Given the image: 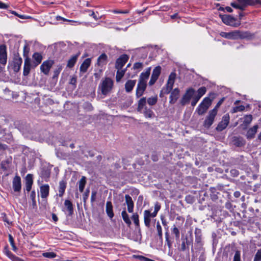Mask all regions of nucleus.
Wrapping results in <instances>:
<instances>
[{
  "label": "nucleus",
  "instance_id": "f257e3e1",
  "mask_svg": "<svg viewBox=\"0 0 261 261\" xmlns=\"http://www.w3.org/2000/svg\"><path fill=\"white\" fill-rule=\"evenodd\" d=\"M220 35L221 37L228 39H244L251 36L249 32H246L242 33L239 31H235L228 33L221 32Z\"/></svg>",
  "mask_w": 261,
  "mask_h": 261
},
{
  "label": "nucleus",
  "instance_id": "f03ea898",
  "mask_svg": "<svg viewBox=\"0 0 261 261\" xmlns=\"http://www.w3.org/2000/svg\"><path fill=\"white\" fill-rule=\"evenodd\" d=\"M212 99L210 97H205L196 109L198 115H201L205 113L212 103Z\"/></svg>",
  "mask_w": 261,
  "mask_h": 261
},
{
  "label": "nucleus",
  "instance_id": "7ed1b4c3",
  "mask_svg": "<svg viewBox=\"0 0 261 261\" xmlns=\"http://www.w3.org/2000/svg\"><path fill=\"white\" fill-rule=\"evenodd\" d=\"M220 17L223 22L227 25L233 27H238L241 24L239 21H237V20L235 18L231 16L230 15H220Z\"/></svg>",
  "mask_w": 261,
  "mask_h": 261
},
{
  "label": "nucleus",
  "instance_id": "20e7f679",
  "mask_svg": "<svg viewBox=\"0 0 261 261\" xmlns=\"http://www.w3.org/2000/svg\"><path fill=\"white\" fill-rule=\"evenodd\" d=\"M55 61L51 59H48L44 61L40 66V70L45 75H47L49 73L50 68L54 64Z\"/></svg>",
  "mask_w": 261,
  "mask_h": 261
},
{
  "label": "nucleus",
  "instance_id": "39448f33",
  "mask_svg": "<svg viewBox=\"0 0 261 261\" xmlns=\"http://www.w3.org/2000/svg\"><path fill=\"white\" fill-rule=\"evenodd\" d=\"M217 113L216 110H211L209 112L208 116L206 117L204 122V125L206 127H210L213 123L215 118L217 115Z\"/></svg>",
  "mask_w": 261,
  "mask_h": 261
},
{
  "label": "nucleus",
  "instance_id": "423d86ee",
  "mask_svg": "<svg viewBox=\"0 0 261 261\" xmlns=\"http://www.w3.org/2000/svg\"><path fill=\"white\" fill-rule=\"evenodd\" d=\"M195 94V91L193 89L190 88L187 90L186 93L183 96L181 99V103L182 105H185L189 102L192 97Z\"/></svg>",
  "mask_w": 261,
  "mask_h": 261
},
{
  "label": "nucleus",
  "instance_id": "0eeeda50",
  "mask_svg": "<svg viewBox=\"0 0 261 261\" xmlns=\"http://www.w3.org/2000/svg\"><path fill=\"white\" fill-rule=\"evenodd\" d=\"M7 61V47L5 44L0 45V63L5 65Z\"/></svg>",
  "mask_w": 261,
  "mask_h": 261
},
{
  "label": "nucleus",
  "instance_id": "6e6552de",
  "mask_svg": "<svg viewBox=\"0 0 261 261\" xmlns=\"http://www.w3.org/2000/svg\"><path fill=\"white\" fill-rule=\"evenodd\" d=\"M230 117L228 114H226L223 116L221 121L219 123L216 127L218 131H222L228 125Z\"/></svg>",
  "mask_w": 261,
  "mask_h": 261
},
{
  "label": "nucleus",
  "instance_id": "1a4fd4ad",
  "mask_svg": "<svg viewBox=\"0 0 261 261\" xmlns=\"http://www.w3.org/2000/svg\"><path fill=\"white\" fill-rule=\"evenodd\" d=\"M22 63V58L19 56H16L13 59V61L12 63L11 66L14 71L18 72L21 66Z\"/></svg>",
  "mask_w": 261,
  "mask_h": 261
},
{
  "label": "nucleus",
  "instance_id": "9d476101",
  "mask_svg": "<svg viewBox=\"0 0 261 261\" xmlns=\"http://www.w3.org/2000/svg\"><path fill=\"white\" fill-rule=\"evenodd\" d=\"M31 68H33V63L31 61V59L28 56H26L24 59L23 73L24 76L29 74Z\"/></svg>",
  "mask_w": 261,
  "mask_h": 261
},
{
  "label": "nucleus",
  "instance_id": "9b49d317",
  "mask_svg": "<svg viewBox=\"0 0 261 261\" xmlns=\"http://www.w3.org/2000/svg\"><path fill=\"white\" fill-rule=\"evenodd\" d=\"M128 59V56L126 55H121L116 60L115 68L117 69H121Z\"/></svg>",
  "mask_w": 261,
  "mask_h": 261
},
{
  "label": "nucleus",
  "instance_id": "f8f14e48",
  "mask_svg": "<svg viewBox=\"0 0 261 261\" xmlns=\"http://www.w3.org/2000/svg\"><path fill=\"white\" fill-rule=\"evenodd\" d=\"M108 62V57L105 54H102L97 59L96 66L103 69L104 66Z\"/></svg>",
  "mask_w": 261,
  "mask_h": 261
},
{
  "label": "nucleus",
  "instance_id": "ddd939ff",
  "mask_svg": "<svg viewBox=\"0 0 261 261\" xmlns=\"http://www.w3.org/2000/svg\"><path fill=\"white\" fill-rule=\"evenodd\" d=\"M91 64V59L90 58L86 59L81 64L80 67V74L81 75L85 73L88 70Z\"/></svg>",
  "mask_w": 261,
  "mask_h": 261
},
{
  "label": "nucleus",
  "instance_id": "4468645a",
  "mask_svg": "<svg viewBox=\"0 0 261 261\" xmlns=\"http://www.w3.org/2000/svg\"><path fill=\"white\" fill-rule=\"evenodd\" d=\"M12 186L15 192H19L21 188V178L19 176H15L13 180Z\"/></svg>",
  "mask_w": 261,
  "mask_h": 261
},
{
  "label": "nucleus",
  "instance_id": "2eb2a0df",
  "mask_svg": "<svg viewBox=\"0 0 261 261\" xmlns=\"http://www.w3.org/2000/svg\"><path fill=\"white\" fill-rule=\"evenodd\" d=\"M113 83H102L99 86L101 92L103 94L106 95L112 89Z\"/></svg>",
  "mask_w": 261,
  "mask_h": 261
},
{
  "label": "nucleus",
  "instance_id": "dca6fc26",
  "mask_svg": "<svg viewBox=\"0 0 261 261\" xmlns=\"http://www.w3.org/2000/svg\"><path fill=\"white\" fill-rule=\"evenodd\" d=\"M32 57L34 60V61L32 62L33 63V67H36L40 64L43 59L42 56L39 53H35L33 55Z\"/></svg>",
  "mask_w": 261,
  "mask_h": 261
},
{
  "label": "nucleus",
  "instance_id": "f3484780",
  "mask_svg": "<svg viewBox=\"0 0 261 261\" xmlns=\"http://www.w3.org/2000/svg\"><path fill=\"white\" fill-rule=\"evenodd\" d=\"M125 200L127 206L128 212L130 213H132L134 211V202L132 197L129 195H125Z\"/></svg>",
  "mask_w": 261,
  "mask_h": 261
},
{
  "label": "nucleus",
  "instance_id": "a211bd4d",
  "mask_svg": "<svg viewBox=\"0 0 261 261\" xmlns=\"http://www.w3.org/2000/svg\"><path fill=\"white\" fill-rule=\"evenodd\" d=\"M161 66H158L155 67L153 70L151 79L149 82H156L161 74Z\"/></svg>",
  "mask_w": 261,
  "mask_h": 261
},
{
  "label": "nucleus",
  "instance_id": "6ab92c4d",
  "mask_svg": "<svg viewBox=\"0 0 261 261\" xmlns=\"http://www.w3.org/2000/svg\"><path fill=\"white\" fill-rule=\"evenodd\" d=\"M40 195L41 198H45L49 194V186L47 184L42 185L40 187Z\"/></svg>",
  "mask_w": 261,
  "mask_h": 261
},
{
  "label": "nucleus",
  "instance_id": "aec40b11",
  "mask_svg": "<svg viewBox=\"0 0 261 261\" xmlns=\"http://www.w3.org/2000/svg\"><path fill=\"white\" fill-rule=\"evenodd\" d=\"M258 128V125L257 124L255 125L253 127L250 128L246 133V136L247 138L249 139L253 138L257 132Z\"/></svg>",
  "mask_w": 261,
  "mask_h": 261
},
{
  "label": "nucleus",
  "instance_id": "412c9836",
  "mask_svg": "<svg viewBox=\"0 0 261 261\" xmlns=\"http://www.w3.org/2000/svg\"><path fill=\"white\" fill-rule=\"evenodd\" d=\"M152 217L150 212L149 210H145L144 212V221L146 226L150 227L151 218Z\"/></svg>",
  "mask_w": 261,
  "mask_h": 261
},
{
  "label": "nucleus",
  "instance_id": "4be33fe9",
  "mask_svg": "<svg viewBox=\"0 0 261 261\" xmlns=\"http://www.w3.org/2000/svg\"><path fill=\"white\" fill-rule=\"evenodd\" d=\"M33 183V175L28 174L25 177V189L28 192L30 191Z\"/></svg>",
  "mask_w": 261,
  "mask_h": 261
},
{
  "label": "nucleus",
  "instance_id": "5701e85b",
  "mask_svg": "<svg viewBox=\"0 0 261 261\" xmlns=\"http://www.w3.org/2000/svg\"><path fill=\"white\" fill-rule=\"evenodd\" d=\"M146 88V83H138L136 90V96L138 97L142 96Z\"/></svg>",
  "mask_w": 261,
  "mask_h": 261
},
{
  "label": "nucleus",
  "instance_id": "b1692460",
  "mask_svg": "<svg viewBox=\"0 0 261 261\" xmlns=\"http://www.w3.org/2000/svg\"><path fill=\"white\" fill-rule=\"evenodd\" d=\"M79 56L80 53L72 56L67 61V67L69 68H72L76 62Z\"/></svg>",
  "mask_w": 261,
  "mask_h": 261
},
{
  "label": "nucleus",
  "instance_id": "393cba45",
  "mask_svg": "<svg viewBox=\"0 0 261 261\" xmlns=\"http://www.w3.org/2000/svg\"><path fill=\"white\" fill-rule=\"evenodd\" d=\"M179 91L177 88H175L171 93L170 96V102L174 103L179 96Z\"/></svg>",
  "mask_w": 261,
  "mask_h": 261
},
{
  "label": "nucleus",
  "instance_id": "a878e982",
  "mask_svg": "<svg viewBox=\"0 0 261 261\" xmlns=\"http://www.w3.org/2000/svg\"><path fill=\"white\" fill-rule=\"evenodd\" d=\"M151 67H148L145 69V70L142 72L140 75V81L139 82H144L147 80L150 74Z\"/></svg>",
  "mask_w": 261,
  "mask_h": 261
},
{
  "label": "nucleus",
  "instance_id": "bb28decb",
  "mask_svg": "<svg viewBox=\"0 0 261 261\" xmlns=\"http://www.w3.org/2000/svg\"><path fill=\"white\" fill-rule=\"evenodd\" d=\"M106 212L110 218L113 217V206L111 201H107L106 203Z\"/></svg>",
  "mask_w": 261,
  "mask_h": 261
},
{
  "label": "nucleus",
  "instance_id": "cd10ccee",
  "mask_svg": "<svg viewBox=\"0 0 261 261\" xmlns=\"http://www.w3.org/2000/svg\"><path fill=\"white\" fill-rule=\"evenodd\" d=\"M66 188V182L62 180L59 182V196L60 197H62L63 195L65 189Z\"/></svg>",
  "mask_w": 261,
  "mask_h": 261
},
{
  "label": "nucleus",
  "instance_id": "c85d7f7f",
  "mask_svg": "<svg viewBox=\"0 0 261 261\" xmlns=\"http://www.w3.org/2000/svg\"><path fill=\"white\" fill-rule=\"evenodd\" d=\"M146 99L145 97L141 98L138 102V106L137 108L138 111L142 112L143 110L145 109L146 106Z\"/></svg>",
  "mask_w": 261,
  "mask_h": 261
},
{
  "label": "nucleus",
  "instance_id": "c756f323",
  "mask_svg": "<svg viewBox=\"0 0 261 261\" xmlns=\"http://www.w3.org/2000/svg\"><path fill=\"white\" fill-rule=\"evenodd\" d=\"M141 113L144 114L146 118H151L154 116L153 111L150 109H148L147 107H145V109L143 110Z\"/></svg>",
  "mask_w": 261,
  "mask_h": 261
},
{
  "label": "nucleus",
  "instance_id": "7c9ffc66",
  "mask_svg": "<svg viewBox=\"0 0 261 261\" xmlns=\"http://www.w3.org/2000/svg\"><path fill=\"white\" fill-rule=\"evenodd\" d=\"M233 143L237 146H242L245 144V141L242 138L234 137L233 139Z\"/></svg>",
  "mask_w": 261,
  "mask_h": 261
},
{
  "label": "nucleus",
  "instance_id": "2f4dec72",
  "mask_svg": "<svg viewBox=\"0 0 261 261\" xmlns=\"http://www.w3.org/2000/svg\"><path fill=\"white\" fill-rule=\"evenodd\" d=\"M64 205L68 211L69 215H72L73 212V205L71 201L69 200H65L64 202Z\"/></svg>",
  "mask_w": 261,
  "mask_h": 261
},
{
  "label": "nucleus",
  "instance_id": "473e14b6",
  "mask_svg": "<svg viewBox=\"0 0 261 261\" xmlns=\"http://www.w3.org/2000/svg\"><path fill=\"white\" fill-rule=\"evenodd\" d=\"M121 215L123 221L125 222L126 224L129 226L131 224L132 222L125 210H123L122 212Z\"/></svg>",
  "mask_w": 261,
  "mask_h": 261
},
{
  "label": "nucleus",
  "instance_id": "72a5a7b5",
  "mask_svg": "<svg viewBox=\"0 0 261 261\" xmlns=\"http://www.w3.org/2000/svg\"><path fill=\"white\" fill-rule=\"evenodd\" d=\"M63 66L62 65H58L57 66L56 69L54 71V74L53 75V79L54 80H56V79L58 77L60 73L62 70Z\"/></svg>",
  "mask_w": 261,
  "mask_h": 261
},
{
  "label": "nucleus",
  "instance_id": "f704fd0d",
  "mask_svg": "<svg viewBox=\"0 0 261 261\" xmlns=\"http://www.w3.org/2000/svg\"><path fill=\"white\" fill-rule=\"evenodd\" d=\"M86 183V177L85 176H82L81 179L80 180L79 184V191L81 192H83L84 189L85 185Z\"/></svg>",
  "mask_w": 261,
  "mask_h": 261
},
{
  "label": "nucleus",
  "instance_id": "c9c22d12",
  "mask_svg": "<svg viewBox=\"0 0 261 261\" xmlns=\"http://www.w3.org/2000/svg\"><path fill=\"white\" fill-rule=\"evenodd\" d=\"M240 4L244 6H254L255 3L253 0H237Z\"/></svg>",
  "mask_w": 261,
  "mask_h": 261
},
{
  "label": "nucleus",
  "instance_id": "e433bc0d",
  "mask_svg": "<svg viewBox=\"0 0 261 261\" xmlns=\"http://www.w3.org/2000/svg\"><path fill=\"white\" fill-rule=\"evenodd\" d=\"M143 68V64L141 62H136L134 64L133 69L136 72H139Z\"/></svg>",
  "mask_w": 261,
  "mask_h": 261
},
{
  "label": "nucleus",
  "instance_id": "4c0bfd02",
  "mask_svg": "<svg viewBox=\"0 0 261 261\" xmlns=\"http://www.w3.org/2000/svg\"><path fill=\"white\" fill-rule=\"evenodd\" d=\"M125 72V70H122V69H117L116 76L117 82H119L122 79V77L124 76Z\"/></svg>",
  "mask_w": 261,
  "mask_h": 261
},
{
  "label": "nucleus",
  "instance_id": "58836bf2",
  "mask_svg": "<svg viewBox=\"0 0 261 261\" xmlns=\"http://www.w3.org/2000/svg\"><path fill=\"white\" fill-rule=\"evenodd\" d=\"M174 83H167L166 88L163 91L165 93H169L173 88Z\"/></svg>",
  "mask_w": 261,
  "mask_h": 261
},
{
  "label": "nucleus",
  "instance_id": "ea45409f",
  "mask_svg": "<svg viewBox=\"0 0 261 261\" xmlns=\"http://www.w3.org/2000/svg\"><path fill=\"white\" fill-rule=\"evenodd\" d=\"M206 91L205 87H201L197 90V93L195 95L201 98L205 93Z\"/></svg>",
  "mask_w": 261,
  "mask_h": 261
},
{
  "label": "nucleus",
  "instance_id": "a19ab883",
  "mask_svg": "<svg viewBox=\"0 0 261 261\" xmlns=\"http://www.w3.org/2000/svg\"><path fill=\"white\" fill-rule=\"evenodd\" d=\"M131 218L136 226L139 225V216L137 213L133 214Z\"/></svg>",
  "mask_w": 261,
  "mask_h": 261
},
{
  "label": "nucleus",
  "instance_id": "79ce46f5",
  "mask_svg": "<svg viewBox=\"0 0 261 261\" xmlns=\"http://www.w3.org/2000/svg\"><path fill=\"white\" fill-rule=\"evenodd\" d=\"M103 69L97 68V71L94 74L95 80L98 81L102 75Z\"/></svg>",
  "mask_w": 261,
  "mask_h": 261
},
{
  "label": "nucleus",
  "instance_id": "37998d69",
  "mask_svg": "<svg viewBox=\"0 0 261 261\" xmlns=\"http://www.w3.org/2000/svg\"><path fill=\"white\" fill-rule=\"evenodd\" d=\"M42 255L46 258H53L57 256V254L53 252H44Z\"/></svg>",
  "mask_w": 261,
  "mask_h": 261
},
{
  "label": "nucleus",
  "instance_id": "c03bdc74",
  "mask_svg": "<svg viewBox=\"0 0 261 261\" xmlns=\"http://www.w3.org/2000/svg\"><path fill=\"white\" fill-rule=\"evenodd\" d=\"M245 110V107L243 105L236 106L232 110V113H235L238 112H242Z\"/></svg>",
  "mask_w": 261,
  "mask_h": 261
},
{
  "label": "nucleus",
  "instance_id": "a18cd8bd",
  "mask_svg": "<svg viewBox=\"0 0 261 261\" xmlns=\"http://www.w3.org/2000/svg\"><path fill=\"white\" fill-rule=\"evenodd\" d=\"M252 120V116L251 115H246L244 118V123L246 125H248L251 123Z\"/></svg>",
  "mask_w": 261,
  "mask_h": 261
},
{
  "label": "nucleus",
  "instance_id": "49530a36",
  "mask_svg": "<svg viewBox=\"0 0 261 261\" xmlns=\"http://www.w3.org/2000/svg\"><path fill=\"white\" fill-rule=\"evenodd\" d=\"M135 83H126L125 89L128 92L131 91L135 86Z\"/></svg>",
  "mask_w": 261,
  "mask_h": 261
},
{
  "label": "nucleus",
  "instance_id": "de8ad7c7",
  "mask_svg": "<svg viewBox=\"0 0 261 261\" xmlns=\"http://www.w3.org/2000/svg\"><path fill=\"white\" fill-rule=\"evenodd\" d=\"M253 261H261V249L257 250L255 254Z\"/></svg>",
  "mask_w": 261,
  "mask_h": 261
},
{
  "label": "nucleus",
  "instance_id": "09e8293b",
  "mask_svg": "<svg viewBox=\"0 0 261 261\" xmlns=\"http://www.w3.org/2000/svg\"><path fill=\"white\" fill-rule=\"evenodd\" d=\"M156 101H157V97L156 96L150 97L147 99V103L150 106L154 105L156 103Z\"/></svg>",
  "mask_w": 261,
  "mask_h": 261
},
{
  "label": "nucleus",
  "instance_id": "8fccbe9b",
  "mask_svg": "<svg viewBox=\"0 0 261 261\" xmlns=\"http://www.w3.org/2000/svg\"><path fill=\"white\" fill-rule=\"evenodd\" d=\"M156 229L158 231V236L160 239H162V229L161 225L159 222L156 223Z\"/></svg>",
  "mask_w": 261,
  "mask_h": 261
},
{
  "label": "nucleus",
  "instance_id": "3c124183",
  "mask_svg": "<svg viewBox=\"0 0 261 261\" xmlns=\"http://www.w3.org/2000/svg\"><path fill=\"white\" fill-rule=\"evenodd\" d=\"M12 92H11L10 90H9V89H6L5 90H4V93H5V99L6 100H11V98L10 96H9L10 95H11V93H12Z\"/></svg>",
  "mask_w": 261,
  "mask_h": 261
},
{
  "label": "nucleus",
  "instance_id": "603ef678",
  "mask_svg": "<svg viewBox=\"0 0 261 261\" xmlns=\"http://www.w3.org/2000/svg\"><path fill=\"white\" fill-rule=\"evenodd\" d=\"M172 231L174 234H175L176 238L178 239L180 235L179 231L175 225L173 226Z\"/></svg>",
  "mask_w": 261,
  "mask_h": 261
},
{
  "label": "nucleus",
  "instance_id": "864d4df0",
  "mask_svg": "<svg viewBox=\"0 0 261 261\" xmlns=\"http://www.w3.org/2000/svg\"><path fill=\"white\" fill-rule=\"evenodd\" d=\"M176 79V74L175 72H172L169 75L168 82H174Z\"/></svg>",
  "mask_w": 261,
  "mask_h": 261
},
{
  "label": "nucleus",
  "instance_id": "5fc2aeb1",
  "mask_svg": "<svg viewBox=\"0 0 261 261\" xmlns=\"http://www.w3.org/2000/svg\"><path fill=\"white\" fill-rule=\"evenodd\" d=\"M192 98H193V99H192V102H191V105L193 107H194V106H195L196 105V103H197L198 100L200 99V98H199V96H197L195 94L194 95V96Z\"/></svg>",
  "mask_w": 261,
  "mask_h": 261
},
{
  "label": "nucleus",
  "instance_id": "6e6d98bb",
  "mask_svg": "<svg viewBox=\"0 0 261 261\" xmlns=\"http://www.w3.org/2000/svg\"><path fill=\"white\" fill-rule=\"evenodd\" d=\"M35 197H36V192L35 191H32L31 193L30 198L32 199V203H33V205H36Z\"/></svg>",
  "mask_w": 261,
  "mask_h": 261
},
{
  "label": "nucleus",
  "instance_id": "4d7b16f0",
  "mask_svg": "<svg viewBox=\"0 0 261 261\" xmlns=\"http://www.w3.org/2000/svg\"><path fill=\"white\" fill-rule=\"evenodd\" d=\"M224 100V98H222L217 103L215 107L212 110H216V112H218V109L220 107V106L222 104Z\"/></svg>",
  "mask_w": 261,
  "mask_h": 261
},
{
  "label": "nucleus",
  "instance_id": "13d9d810",
  "mask_svg": "<svg viewBox=\"0 0 261 261\" xmlns=\"http://www.w3.org/2000/svg\"><path fill=\"white\" fill-rule=\"evenodd\" d=\"M240 252L239 251H236L233 261H240Z\"/></svg>",
  "mask_w": 261,
  "mask_h": 261
},
{
  "label": "nucleus",
  "instance_id": "bf43d9fd",
  "mask_svg": "<svg viewBox=\"0 0 261 261\" xmlns=\"http://www.w3.org/2000/svg\"><path fill=\"white\" fill-rule=\"evenodd\" d=\"M160 208V206L159 205H158V204H156L155 205L154 212L153 213H151V215L152 216V218L155 217L156 216L157 213H158V211H159Z\"/></svg>",
  "mask_w": 261,
  "mask_h": 261
},
{
  "label": "nucleus",
  "instance_id": "052dcab7",
  "mask_svg": "<svg viewBox=\"0 0 261 261\" xmlns=\"http://www.w3.org/2000/svg\"><path fill=\"white\" fill-rule=\"evenodd\" d=\"M96 192L95 191H92L91 197V201L92 202L95 200Z\"/></svg>",
  "mask_w": 261,
  "mask_h": 261
},
{
  "label": "nucleus",
  "instance_id": "680f3d73",
  "mask_svg": "<svg viewBox=\"0 0 261 261\" xmlns=\"http://www.w3.org/2000/svg\"><path fill=\"white\" fill-rule=\"evenodd\" d=\"M161 219L162 221V224L164 225L165 228H166V227L167 226V222L166 221L164 217L163 216H161Z\"/></svg>",
  "mask_w": 261,
  "mask_h": 261
},
{
  "label": "nucleus",
  "instance_id": "e2e57ef3",
  "mask_svg": "<svg viewBox=\"0 0 261 261\" xmlns=\"http://www.w3.org/2000/svg\"><path fill=\"white\" fill-rule=\"evenodd\" d=\"M89 192H90L89 190L87 189V190H86V191L85 192V193L84 194V197H83V199H84V201H85L88 198Z\"/></svg>",
  "mask_w": 261,
  "mask_h": 261
},
{
  "label": "nucleus",
  "instance_id": "0e129e2a",
  "mask_svg": "<svg viewBox=\"0 0 261 261\" xmlns=\"http://www.w3.org/2000/svg\"><path fill=\"white\" fill-rule=\"evenodd\" d=\"M231 173L234 176H237L239 175V172L237 170L233 169L230 171Z\"/></svg>",
  "mask_w": 261,
  "mask_h": 261
},
{
  "label": "nucleus",
  "instance_id": "69168bd1",
  "mask_svg": "<svg viewBox=\"0 0 261 261\" xmlns=\"http://www.w3.org/2000/svg\"><path fill=\"white\" fill-rule=\"evenodd\" d=\"M9 237V241L10 242L11 245H12V246L15 247L14 243V241H13L12 236L10 234Z\"/></svg>",
  "mask_w": 261,
  "mask_h": 261
},
{
  "label": "nucleus",
  "instance_id": "338daca9",
  "mask_svg": "<svg viewBox=\"0 0 261 261\" xmlns=\"http://www.w3.org/2000/svg\"><path fill=\"white\" fill-rule=\"evenodd\" d=\"M165 236H166V241H167L168 246H170V243L169 240V234H168V231L166 232Z\"/></svg>",
  "mask_w": 261,
  "mask_h": 261
},
{
  "label": "nucleus",
  "instance_id": "774afa93",
  "mask_svg": "<svg viewBox=\"0 0 261 261\" xmlns=\"http://www.w3.org/2000/svg\"><path fill=\"white\" fill-rule=\"evenodd\" d=\"M11 95H12L11 97H12V99H16L18 96V95L16 93L14 92H12Z\"/></svg>",
  "mask_w": 261,
  "mask_h": 261
}]
</instances>
